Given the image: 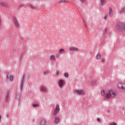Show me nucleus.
I'll return each mask as SVG.
<instances>
[{"label":"nucleus","mask_w":125,"mask_h":125,"mask_svg":"<svg viewBox=\"0 0 125 125\" xmlns=\"http://www.w3.org/2000/svg\"><path fill=\"white\" fill-rule=\"evenodd\" d=\"M75 92L77 94H79V95H81V94H84V91H83V90L80 89L76 90Z\"/></svg>","instance_id":"423d86ee"},{"label":"nucleus","mask_w":125,"mask_h":125,"mask_svg":"<svg viewBox=\"0 0 125 125\" xmlns=\"http://www.w3.org/2000/svg\"><path fill=\"white\" fill-rule=\"evenodd\" d=\"M118 87L120 89H123V90H125V84L122 83H119L118 84Z\"/></svg>","instance_id":"20e7f679"},{"label":"nucleus","mask_w":125,"mask_h":125,"mask_svg":"<svg viewBox=\"0 0 125 125\" xmlns=\"http://www.w3.org/2000/svg\"><path fill=\"white\" fill-rule=\"evenodd\" d=\"M104 20H106V19H107V16H105L104 17Z\"/></svg>","instance_id":"bb28decb"},{"label":"nucleus","mask_w":125,"mask_h":125,"mask_svg":"<svg viewBox=\"0 0 125 125\" xmlns=\"http://www.w3.org/2000/svg\"><path fill=\"white\" fill-rule=\"evenodd\" d=\"M59 51V52H61V53H64L65 50L64 49H60Z\"/></svg>","instance_id":"dca6fc26"},{"label":"nucleus","mask_w":125,"mask_h":125,"mask_svg":"<svg viewBox=\"0 0 125 125\" xmlns=\"http://www.w3.org/2000/svg\"><path fill=\"white\" fill-rule=\"evenodd\" d=\"M125 23L122 22H119L117 25V29H119L120 31H124L125 29Z\"/></svg>","instance_id":"f03ea898"},{"label":"nucleus","mask_w":125,"mask_h":125,"mask_svg":"<svg viewBox=\"0 0 125 125\" xmlns=\"http://www.w3.org/2000/svg\"><path fill=\"white\" fill-rule=\"evenodd\" d=\"M81 0V1H83V2H84V1L85 0Z\"/></svg>","instance_id":"c85d7f7f"},{"label":"nucleus","mask_w":125,"mask_h":125,"mask_svg":"<svg viewBox=\"0 0 125 125\" xmlns=\"http://www.w3.org/2000/svg\"><path fill=\"white\" fill-rule=\"evenodd\" d=\"M14 23H15L16 27H17L18 28H19V23H18V21H17V20H15L14 21Z\"/></svg>","instance_id":"9d476101"},{"label":"nucleus","mask_w":125,"mask_h":125,"mask_svg":"<svg viewBox=\"0 0 125 125\" xmlns=\"http://www.w3.org/2000/svg\"><path fill=\"white\" fill-rule=\"evenodd\" d=\"M125 8L123 7L122 8H121V10L120 11V14H124V13H125Z\"/></svg>","instance_id":"2eb2a0df"},{"label":"nucleus","mask_w":125,"mask_h":125,"mask_svg":"<svg viewBox=\"0 0 125 125\" xmlns=\"http://www.w3.org/2000/svg\"><path fill=\"white\" fill-rule=\"evenodd\" d=\"M60 121V118H59V117H56L54 119V123L56 124V125H57V124L59 123Z\"/></svg>","instance_id":"0eeeda50"},{"label":"nucleus","mask_w":125,"mask_h":125,"mask_svg":"<svg viewBox=\"0 0 125 125\" xmlns=\"http://www.w3.org/2000/svg\"><path fill=\"white\" fill-rule=\"evenodd\" d=\"M101 94H102V96H104V95H105V91L104 90H102Z\"/></svg>","instance_id":"f3484780"},{"label":"nucleus","mask_w":125,"mask_h":125,"mask_svg":"<svg viewBox=\"0 0 125 125\" xmlns=\"http://www.w3.org/2000/svg\"><path fill=\"white\" fill-rule=\"evenodd\" d=\"M33 107H38V104H33Z\"/></svg>","instance_id":"a878e982"},{"label":"nucleus","mask_w":125,"mask_h":125,"mask_svg":"<svg viewBox=\"0 0 125 125\" xmlns=\"http://www.w3.org/2000/svg\"><path fill=\"white\" fill-rule=\"evenodd\" d=\"M65 82L63 80H60L59 82V85L61 88H62L63 87V85H64V83Z\"/></svg>","instance_id":"39448f33"},{"label":"nucleus","mask_w":125,"mask_h":125,"mask_svg":"<svg viewBox=\"0 0 125 125\" xmlns=\"http://www.w3.org/2000/svg\"><path fill=\"white\" fill-rule=\"evenodd\" d=\"M106 4V0H101V4L102 5H105Z\"/></svg>","instance_id":"4468645a"},{"label":"nucleus","mask_w":125,"mask_h":125,"mask_svg":"<svg viewBox=\"0 0 125 125\" xmlns=\"http://www.w3.org/2000/svg\"><path fill=\"white\" fill-rule=\"evenodd\" d=\"M59 112H60V106L59 104H57L54 110V115H57Z\"/></svg>","instance_id":"7ed1b4c3"},{"label":"nucleus","mask_w":125,"mask_h":125,"mask_svg":"<svg viewBox=\"0 0 125 125\" xmlns=\"http://www.w3.org/2000/svg\"><path fill=\"white\" fill-rule=\"evenodd\" d=\"M58 74H59V72L58 71V72H57V75H58Z\"/></svg>","instance_id":"c756f323"},{"label":"nucleus","mask_w":125,"mask_h":125,"mask_svg":"<svg viewBox=\"0 0 125 125\" xmlns=\"http://www.w3.org/2000/svg\"><path fill=\"white\" fill-rule=\"evenodd\" d=\"M23 84H24V81H22L21 83V88H23Z\"/></svg>","instance_id":"a211bd4d"},{"label":"nucleus","mask_w":125,"mask_h":125,"mask_svg":"<svg viewBox=\"0 0 125 125\" xmlns=\"http://www.w3.org/2000/svg\"><path fill=\"white\" fill-rule=\"evenodd\" d=\"M112 15H113V9L110 8H109V16H112Z\"/></svg>","instance_id":"ddd939ff"},{"label":"nucleus","mask_w":125,"mask_h":125,"mask_svg":"<svg viewBox=\"0 0 125 125\" xmlns=\"http://www.w3.org/2000/svg\"><path fill=\"white\" fill-rule=\"evenodd\" d=\"M100 58H101V54L99 53L96 55V59H97V60H99Z\"/></svg>","instance_id":"9b49d317"},{"label":"nucleus","mask_w":125,"mask_h":125,"mask_svg":"<svg viewBox=\"0 0 125 125\" xmlns=\"http://www.w3.org/2000/svg\"><path fill=\"white\" fill-rule=\"evenodd\" d=\"M55 59V57H54V56H51L50 59H51L52 60H54V59Z\"/></svg>","instance_id":"412c9836"},{"label":"nucleus","mask_w":125,"mask_h":125,"mask_svg":"<svg viewBox=\"0 0 125 125\" xmlns=\"http://www.w3.org/2000/svg\"><path fill=\"white\" fill-rule=\"evenodd\" d=\"M46 125V120L42 119L40 122V125Z\"/></svg>","instance_id":"1a4fd4ad"},{"label":"nucleus","mask_w":125,"mask_h":125,"mask_svg":"<svg viewBox=\"0 0 125 125\" xmlns=\"http://www.w3.org/2000/svg\"><path fill=\"white\" fill-rule=\"evenodd\" d=\"M116 96H117V93L112 89L109 90L105 95V97L108 99L115 98Z\"/></svg>","instance_id":"f257e3e1"},{"label":"nucleus","mask_w":125,"mask_h":125,"mask_svg":"<svg viewBox=\"0 0 125 125\" xmlns=\"http://www.w3.org/2000/svg\"><path fill=\"white\" fill-rule=\"evenodd\" d=\"M69 50H70V51H78L79 50V49L77 47H71L69 48Z\"/></svg>","instance_id":"6e6552de"},{"label":"nucleus","mask_w":125,"mask_h":125,"mask_svg":"<svg viewBox=\"0 0 125 125\" xmlns=\"http://www.w3.org/2000/svg\"><path fill=\"white\" fill-rule=\"evenodd\" d=\"M25 78V75H23V76L22 77V79L23 81H24V79Z\"/></svg>","instance_id":"393cba45"},{"label":"nucleus","mask_w":125,"mask_h":125,"mask_svg":"<svg viewBox=\"0 0 125 125\" xmlns=\"http://www.w3.org/2000/svg\"><path fill=\"white\" fill-rule=\"evenodd\" d=\"M109 125H117V124L115 123H112L109 124Z\"/></svg>","instance_id":"4be33fe9"},{"label":"nucleus","mask_w":125,"mask_h":125,"mask_svg":"<svg viewBox=\"0 0 125 125\" xmlns=\"http://www.w3.org/2000/svg\"><path fill=\"white\" fill-rule=\"evenodd\" d=\"M97 122H98L99 123H100V122H101L100 118H97Z\"/></svg>","instance_id":"b1692460"},{"label":"nucleus","mask_w":125,"mask_h":125,"mask_svg":"<svg viewBox=\"0 0 125 125\" xmlns=\"http://www.w3.org/2000/svg\"><path fill=\"white\" fill-rule=\"evenodd\" d=\"M102 62H103V63H105V59H103L102 60Z\"/></svg>","instance_id":"5701e85b"},{"label":"nucleus","mask_w":125,"mask_h":125,"mask_svg":"<svg viewBox=\"0 0 125 125\" xmlns=\"http://www.w3.org/2000/svg\"><path fill=\"white\" fill-rule=\"evenodd\" d=\"M41 90L42 91V92H46V89L43 86L41 87Z\"/></svg>","instance_id":"f8f14e48"},{"label":"nucleus","mask_w":125,"mask_h":125,"mask_svg":"<svg viewBox=\"0 0 125 125\" xmlns=\"http://www.w3.org/2000/svg\"><path fill=\"white\" fill-rule=\"evenodd\" d=\"M13 75H10V81H13Z\"/></svg>","instance_id":"6ab92c4d"},{"label":"nucleus","mask_w":125,"mask_h":125,"mask_svg":"<svg viewBox=\"0 0 125 125\" xmlns=\"http://www.w3.org/2000/svg\"><path fill=\"white\" fill-rule=\"evenodd\" d=\"M9 78L8 77V74H7V79H9Z\"/></svg>","instance_id":"cd10ccee"},{"label":"nucleus","mask_w":125,"mask_h":125,"mask_svg":"<svg viewBox=\"0 0 125 125\" xmlns=\"http://www.w3.org/2000/svg\"><path fill=\"white\" fill-rule=\"evenodd\" d=\"M64 77H66V78H68V77H69V74L68 73H65L64 74Z\"/></svg>","instance_id":"aec40b11"}]
</instances>
